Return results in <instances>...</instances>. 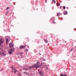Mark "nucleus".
Instances as JSON below:
<instances>
[{
    "instance_id": "nucleus-37",
    "label": "nucleus",
    "mask_w": 76,
    "mask_h": 76,
    "mask_svg": "<svg viewBox=\"0 0 76 76\" xmlns=\"http://www.w3.org/2000/svg\"><path fill=\"white\" fill-rule=\"evenodd\" d=\"M7 13H6V15H7Z\"/></svg>"
},
{
    "instance_id": "nucleus-5",
    "label": "nucleus",
    "mask_w": 76,
    "mask_h": 76,
    "mask_svg": "<svg viewBox=\"0 0 76 76\" xmlns=\"http://www.w3.org/2000/svg\"><path fill=\"white\" fill-rule=\"evenodd\" d=\"M5 39L6 40V43H7V42H9L10 41V39H9V37L8 36H6L5 37Z\"/></svg>"
},
{
    "instance_id": "nucleus-17",
    "label": "nucleus",
    "mask_w": 76,
    "mask_h": 76,
    "mask_svg": "<svg viewBox=\"0 0 76 76\" xmlns=\"http://www.w3.org/2000/svg\"><path fill=\"white\" fill-rule=\"evenodd\" d=\"M17 72H18V71H16V70H15L14 71V73H16Z\"/></svg>"
},
{
    "instance_id": "nucleus-39",
    "label": "nucleus",
    "mask_w": 76,
    "mask_h": 76,
    "mask_svg": "<svg viewBox=\"0 0 76 76\" xmlns=\"http://www.w3.org/2000/svg\"><path fill=\"white\" fill-rule=\"evenodd\" d=\"M28 47H29L28 46Z\"/></svg>"
},
{
    "instance_id": "nucleus-35",
    "label": "nucleus",
    "mask_w": 76,
    "mask_h": 76,
    "mask_svg": "<svg viewBox=\"0 0 76 76\" xmlns=\"http://www.w3.org/2000/svg\"><path fill=\"white\" fill-rule=\"evenodd\" d=\"M39 54H40V55H41V54L40 53H39Z\"/></svg>"
},
{
    "instance_id": "nucleus-21",
    "label": "nucleus",
    "mask_w": 76,
    "mask_h": 76,
    "mask_svg": "<svg viewBox=\"0 0 76 76\" xmlns=\"http://www.w3.org/2000/svg\"><path fill=\"white\" fill-rule=\"evenodd\" d=\"M26 51H28V49H26Z\"/></svg>"
},
{
    "instance_id": "nucleus-2",
    "label": "nucleus",
    "mask_w": 76,
    "mask_h": 76,
    "mask_svg": "<svg viewBox=\"0 0 76 76\" xmlns=\"http://www.w3.org/2000/svg\"><path fill=\"white\" fill-rule=\"evenodd\" d=\"M39 64H36L34 65H33L31 66H28V69L29 70V69H31L33 67H35V68H37V69H38L39 66H38Z\"/></svg>"
},
{
    "instance_id": "nucleus-31",
    "label": "nucleus",
    "mask_w": 76,
    "mask_h": 76,
    "mask_svg": "<svg viewBox=\"0 0 76 76\" xmlns=\"http://www.w3.org/2000/svg\"><path fill=\"white\" fill-rule=\"evenodd\" d=\"M12 73H13V72L12 71Z\"/></svg>"
},
{
    "instance_id": "nucleus-32",
    "label": "nucleus",
    "mask_w": 76,
    "mask_h": 76,
    "mask_svg": "<svg viewBox=\"0 0 76 76\" xmlns=\"http://www.w3.org/2000/svg\"><path fill=\"white\" fill-rule=\"evenodd\" d=\"M61 7H62L61 6L60 7V9H61Z\"/></svg>"
},
{
    "instance_id": "nucleus-8",
    "label": "nucleus",
    "mask_w": 76,
    "mask_h": 76,
    "mask_svg": "<svg viewBox=\"0 0 76 76\" xmlns=\"http://www.w3.org/2000/svg\"><path fill=\"white\" fill-rule=\"evenodd\" d=\"M10 48H12L14 47V45L12 43H10L9 44Z\"/></svg>"
},
{
    "instance_id": "nucleus-20",
    "label": "nucleus",
    "mask_w": 76,
    "mask_h": 76,
    "mask_svg": "<svg viewBox=\"0 0 76 76\" xmlns=\"http://www.w3.org/2000/svg\"><path fill=\"white\" fill-rule=\"evenodd\" d=\"M73 48H72L71 49V51H73Z\"/></svg>"
},
{
    "instance_id": "nucleus-25",
    "label": "nucleus",
    "mask_w": 76,
    "mask_h": 76,
    "mask_svg": "<svg viewBox=\"0 0 76 76\" xmlns=\"http://www.w3.org/2000/svg\"><path fill=\"white\" fill-rule=\"evenodd\" d=\"M57 16H59V13L57 14Z\"/></svg>"
},
{
    "instance_id": "nucleus-30",
    "label": "nucleus",
    "mask_w": 76,
    "mask_h": 76,
    "mask_svg": "<svg viewBox=\"0 0 76 76\" xmlns=\"http://www.w3.org/2000/svg\"><path fill=\"white\" fill-rule=\"evenodd\" d=\"M46 67H47V69H48V67H47V66Z\"/></svg>"
},
{
    "instance_id": "nucleus-27",
    "label": "nucleus",
    "mask_w": 76,
    "mask_h": 76,
    "mask_svg": "<svg viewBox=\"0 0 76 76\" xmlns=\"http://www.w3.org/2000/svg\"><path fill=\"white\" fill-rule=\"evenodd\" d=\"M53 23L54 24H55V23H55V22L54 21L53 22Z\"/></svg>"
},
{
    "instance_id": "nucleus-7",
    "label": "nucleus",
    "mask_w": 76,
    "mask_h": 76,
    "mask_svg": "<svg viewBox=\"0 0 76 76\" xmlns=\"http://www.w3.org/2000/svg\"><path fill=\"white\" fill-rule=\"evenodd\" d=\"M4 42V39L3 38H0V45H1V44H3Z\"/></svg>"
},
{
    "instance_id": "nucleus-28",
    "label": "nucleus",
    "mask_w": 76,
    "mask_h": 76,
    "mask_svg": "<svg viewBox=\"0 0 76 76\" xmlns=\"http://www.w3.org/2000/svg\"><path fill=\"white\" fill-rule=\"evenodd\" d=\"M26 72H23V73H24V74H26Z\"/></svg>"
},
{
    "instance_id": "nucleus-24",
    "label": "nucleus",
    "mask_w": 76,
    "mask_h": 76,
    "mask_svg": "<svg viewBox=\"0 0 76 76\" xmlns=\"http://www.w3.org/2000/svg\"><path fill=\"white\" fill-rule=\"evenodd\" d=\"M9 9V7H8L6 9V10H8V9Z\"/></svg>"
},
{
    "instance_id": "nucleus-3",
    "label": "nucleus",
    "mask_w": 76,
    "mask_h": 76,
    "mask_svg": "<svg viewBox=\"0 0 76 76\" xmlns=\"http://www.w3.org/2000/svg\"><path fill=\"white\" fill-rule=\"evenodd\" d=\"M0 53L1 56L2 57H3V56H5L6 55V53L5 52L2 51Z\"/></svg>"
},
{
    "instance_id": "nucleus-38",
    "label": "nucleus",
    "mask_w": 76,
    "mask_h": 76,
    "mask_svg": "<svg viewBox=\"0 0 76 76\" xmlns=\"http://www.w3.org/2000/svg\"><path fill=\"white\" fill-rule=\"evenodd\" d=\"M1 70H3V69H1Z\"/></svg>"
},
{
    "instance_id": "nucleus-40",
    "label": "nucleus",
    "mask_w": 76,
    "mask_h": 76,
    "mask_svg": "<svg viewBox=\"0 0 76 76\" xmlns=\"http://www.w3.org/2000/svg\"><path fill=\"white\" fill-rule=\"evenodd\" d=\"M73 57H74V56H73Z\"/></svg>"
},
{
    "instance_id": "nucleus-18",
    "label": "nucleus",
    "mask_w": 76,
    "mask_h": 76,
    "mask_svg": "<svg viewBox=\"0 0 76 76\" xmlns=\"http://www.w3.org/2000/svg\"><path fill=\"white\" fill-rule=\"evenodd\" d=\"M63 8L64 9H66V7H65V6H64L63 7Z\"/></svg>"
},
{
    "instance_id": "nucleus-23",
    "label": "nucleus",
    "mask_w": 76,
    "mask_h": 76,
    "mask_svg": "<svg viewBox=\"0 0 76 76\" xmlns=\"http://www.w3.org/2000/svg\"><path fill=\"white\" fill-rule=\"evenodd\" d=\"M26 75H29V73H26Z\"/></svg>"
},
{
    "instance_id": "nucleus-11",
    "label": "nucleus",
    "mask_w": 76,
    "mask_h": 76,
    "mask_svg": "<svg viewBox=\"0 0 76 76\" xmlns=\"http://www.w3.org/2000/svg\"><path fill=\"white\" fill-rule=\"evenodd\" d=\"M44 41L45 42V43H48V40H46L45 39H44Z\"/></svg>"
},
{
    "instance_id": "nucleus-26",
    "label": "nucleus",
    "mask_w": 76,
    "mask_h": 76,
    "mask_svg": "<svg viewBox=\"0 0 76 76\" xmlns=\"http://www.w3.org/2000/svg\"><path fill=\"white\" fill-rule=\"evenodd\" d=\"M19 76H20V75H22V74H20V73H19Z\"/></svg>"
},
{
    "instance_id": "nucleus-13",
    "label": "nucleus",
    "mask_w": 76,
    "mask_h": 76,
    "mask_svg": "<svg viewBox=\"0 0 76 76\" xmlns=\"http://www.w3.org/2000/svg\"><path fill=\"white\" fill-rule=\"evenodd\" d=\"M11 68L12 69V70H15V68L14 67H13V66H12L11 67Z\"/></svg>"
},
{
    "instance_id": "nucleus-14",
    "label": "nucleus",
    "mask_w": 76,
    "mask_h": 76,
    "mask_svg": "<svg viewBox=\"0 0 76 76\" xmlns=\"http://www.w3.org/2000/svg\"><path fill=\"white\" fill-rule=\"evenodd\" d=\"M60 3H58L57 4V5L56 6L58 7V6H60Z\"/></svg>"
},
{
    "instance_id": "nucleus-4",
    "label": "nucleus",
    "mask_w": 76,
    "mask_h": 76,
    "mask_svg": "<svg viewBox=\"0 0 76 76\" xmlns=\"http://www.w3.org/2000/svg\"><path fill=\"white\" fill-rule=\"evenodd\" d=\"M15 49L14 48L10 49V51L9 52V53L10 54H11L14 51H15Z\"/></svg>"
},
{
    "instance_id": "nucleus-16",
    "label": "nucleus",
    "mask_w": 76,
    "mask_h": 76,
    "mask_svg": "<svg viewBox=\"0 0 76 76\" xmlns=\"http://www.w3.org/2000/svg\"><path fill=\"white\" fill-rule=\"evenodd\" d=\"M52 2H54V3H56V1L54 0H52Z\"/></svg>"
},
{
    "instance_id": "nucleus-29",
    "label": "nucleus",
    "mask_w": 76,
    "mask_h": 76,
    "mask_svg": "<svg viewBox=\"0 0 76 76\" xmlns=\"http://www.w3.org/2000/svg\"><path fill=\"white\" fill-rule=\"evenodd\" d=\"M64 15H66V13H64Z\"/></svg>"
},
{
    "instance_id": "nucleus-9",
    "label": "nucleus",
    "mask_w": 76,
    "mask_h": 76,
    "mask_svg": "<svg viewBox=\"0 0 76 76\" xmlns=\"http://www.w3.org/2000/svg\"><path fill=\"white\" fill-rule=\"evenodd\" d=\"M39 74L41 76H44V74L43 73V72L42 71H40L39 72Z\"/></svg>"
},
{
    "instance_id": "nucleus-12",
    "label": "nucleus",
    "mask_w": 76,
    "mask_h": 76,
    "mask_svg": "<svg viewBox=\"0 0 76 76\" xmlns=\"http://www.w3.org/2000/svg\"><path fill=\"white\" fill-rule=\"evenodd\" d=\"M60 76H67V75H66V74H65V75H63V74H61L60 75Z\"/></svg>"
},
{
    "instance_id": "nucleus-19",
    "label": "nucleus",
    "mask_w": 76,
    "mask_h": 76,
    "mask_svg": "<svg viewBox=\"0 0 76 76\" xmlns=\"http://www.w3.org/2000/svg\"><path fill=\"white\" fill-rule=\"evenodd\" d=\"M65 13L66 15H67V11H65Z\"/></svg>"
},
{
    "instance_id": "nucleus-22",
    "label": "nucleus",
    "mask_w": 76,
    "mask_h": 76,
    "mask_svg": "<svg viewBox=\"0 0 76 76\" xmlns=\"http://www.w3.org/2000/svg\"><path fill=\"white\" fill-rule=\"evenodd\" d=\"M25 70H28V68H25Z\"/></svg>"
},
{
    "instance_id": "nucleus-36",
    "label": "nucleus",
    "mask_w": 76,
    "mask_h": 76,
    "mask_svg": "<svg viewBox=\"0 0 76 76\" xmlns=\"http://www.w3.org/2000/svg\"><path fill=\"white\" fill-rule=\"evenodd\" d=\"M47 0H46V3H47Z\"/></svg>"
},
{
    "instance_id": "nucleus-34",
    "label": "nucleus",
    "mask_w": 76,
    "mask_h": 76,
    "mask_svg": "<svg viewBox=\"0 0 76 76\" xmlns=\"http://www.w3.org/2000/svg\"><path fill=\"white\" fill-rule=\"evenodd\" d=\"M45 60H43V61H45Z\"/></svg>"
},
{
    "instance_id": "nucleus-10",
    "label": "nucleus",
    "mask_w": 76,
    "mask_h": 76,
    "mask_svg": "<svg viewBox=\"0 0 76 76\" xmlns=\"http://www.w3.org/2000/svg\"><path fill=\"white\" fill-rule=\"evenodd\" d=\"M20 56H21V57H23V53H20Z\"/></svg>"
},
{
    "instance_id": "nucleus-1",
    "label": "nucleus",
    "mask_w": 76,
    "mask_h": 76,
    "mask_svg": "<svg viewBox=\"0 0 76 76\" xmlns=\"http://www.w3.org/2000/svg\"><path fill=\"white\" fill-rule=\"evenodd\" d=\"M36 64H38V65H37V67H39L38 68H39V67H41V68H44L45 67H46V64L45 63L42 64L41 65L39 66V65L40 64V62H39L38 61L36 63Z\"/></svg>"
},
{
    "instance_id": "nucleus-15",
    "label": "nucleus",
    "mask_w": 76,
    "mask_h": 76,
    "mask_svg": "<svg viewBox=\"0 0 76 76\" xmlns=\"http://www.w3.org/2000/svg\"><path fill=\"white\" fill-rule=\"evenodd\" d=\"M2 51V49H1V48L0 47V53H1V52Z\"/></svg>"
},
{
    "instance_id": "nucleus-33",
    "label": "nucleus",
    "mask_w": 76,
    "mask_h": 76,
    "mask_svg": "<svg viewBox=\"0 0 76 76\" xmlns=\"http://www.w3.org/2000/svg\"><path fill=\"white\" fill-rule=\"evenodd\" d=\"M1 71H2V69H1V70H0V71H1Z\"/></svg>"
},
{
    "instance_id": "nucleus-6",
    "label": "nucleus",
    "mask_w": 76,
    "mask_h": 76,
    "mask_svg": "<svg viewBox=\"0 0 76 76\" xmlns=\"http://www.w3.org/2000/svg\"><path fill=\"white\" fill-rule=\"evenodd\" d=\"M26 47V46H23V45H21L19 48V50H22V49H23Z\"/></svg>"
}]
</instances>
